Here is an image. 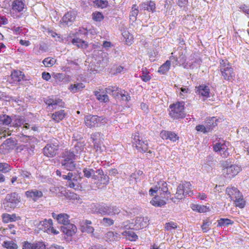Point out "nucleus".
Returning <instances> with one entry per match:
<instances>
[{
    "mask_svg": "<svg viewBox=\"0 0 249 249\" xmlns=\"http://www.w3.org/2000/svg\"><path fill=\"white\" fill-rule=\"evenodd\" d=\"M58 216L57 221L63 225L61 227V231L68 236L74 235L77 231V228L74 224L69 222V216L66 213H60Z\"/></svg>",
    "mask_w": 249,
    "mask_h": 249,
    "instance_id": "obj_1",
    "label": "nucleus"
},
{
    "mask_svg": "<svg viewBox=\"0 0 249 249\" xmlns=\"http://www.w3.org/2000/svg\"><path fill=\"white\" fill-rule=\"evenodd\" d=\"M75 160V154H74L73 151L71 150L65 151L62 154V159L60 161L62 168L70 171L74 170L76 167Z\"/></svg>",
    "mask_w": 249,
    "mask_h": 249,
    "instance_id": "obj_2",
    "label": "nucleus"
},
{
    "mask_svg": "<svg viewBox=\"0 0 249 249\" xmlns=\"http://www.w3.org/2000/svg\"><path fill=\"white\" fill-rule=\"evenodd\" d=\"M170 116L173 119H179L185 117L184 111V103L178 102L170 105Z\"/></svg>",
    "mask_w": 249,
    "mask_h": 249,
    "instance_id": "obj_3",
    "label": "nucleus"
},
{
    "mask_svg": "<svg viewBox=\"0 0 249 249\" xmlns=\"http://www.w3.org/2000/svg\"><path fill=\"white\" fill-rule=\"evenodd\" d=\"M84 120L86 125L89 128L99 127L107 122V119L105 117L93 115H87Z\"/></svg>",
    "mask_w": 249,
    "mask_h": 249,
    "instance_id": "obj_4",
    "label": "nucleus"
},
{
    "mask_svg": "<svg viewBox=\"0 0 249 249\" xmlns=\"http://www.w3.org/2000/svg\"><path fill=\"white\" fill-rule=\"evenodd\" d=\"M97 213L102 215H107L110 216L118 214L120 210L116 206L107 205L103 204L99 205L97 208Z\"/></svg>",
    "mask_w": 249,
    "mask_h": 249,
    "instance_id": "obj_5",
    "label": "nucleus"
},
{
    "mask_svg": "<svg viewBox=\"0 0 249 249\" xmlns=\"http://www.w3.org/2000/svg\"><path fill=\"white\" fill-rule=\"evenodd\" d=\"M62 178L67 180L66 185L74 189L75 190H80L82 187L78 181L76 176H74L71 172H69L67 175H63Z\"/></svg>",
    "mask_w": 249,
    "mask_h": 249,
    "instance_id": "obj_6",
    "label": "nucleus"
},
{
    "mask_svg": "<svg viewBox=\"0 0 249 249\" xmlns=\"http://www.w3.org/2000/svg\"><path fill=\"white\" fill-rule=\"evenodd\" d=\"M189 186H191V184L189 182H186L184 183L179 184L177 189L176 198L182 199L187 195L189 196H192L193 194V192L191 190L188 191L187 190H186V188H189Z\"/></svg>",
    "mask_w": 249,
    "mask_h": 249,
    "instance_id": "obj_7",
    "label": "nucleus"
},
{
    "mask_svg": "<svg viewBox=\"0 0 249 249\" xmlns=\"http://www.w3.org/2000/svg\"><path fill=\"white\" fill-rule=\"evenodd\" d=\"M20 197L18 196V194L16 193H12L6 195L4 199L3 205L5 207H9L14 208L16 205L19 202Z\"/></svg>",
    "mask_w": 249,
    "mask_h": 249,
    "instance_id": "obj_8",
    "label": "nucleus"
},
{
    "mask_svg": "<svg viewBox=\"0 0 249 249\" xmlns=\"http://www.w3.org/2000/svg\"><path fill=\"white\" fill-rule=\"evenodd\" d=\"M241 171V168L237 165L232 164L223 169V174L226 178H231L235 176Z\"/></svg>",
    "mask_w": 249,
    "mask_h": 249,
    "instance_id": "obj_9",
    "label": "nucleus"
},
{
    "mask_svg": "<svg viewBox=\"0 0 249 249\" xmlns=\"http://www.w3.org/2000/svg\"><path fill=\"white\" fill-rule=\"evenodd\" d=\"M195 92L197 95L203 97V100L210 97V89L208 86L204 84L196 87Z\"/></svg>",
    "mask_w": 249,
    "mask_h": 249,
    "instance_id": "obj_10",
    "label": "nucleus"
},
{
    "mask_svg": "<svg viewBox=\"0 0 249 249\" xmlns=\"http://www.w3.org/2000/svg\"><path fill=\"white\" fill-rule=\"evenodd\" d=\"M58 150V145L53 143H49L43 148V153L45 156L52 158L56 155Z\"/></svg>",
    "mask_w": 249,
    "mask_h": 249,
    "instance_id": "obj_11",
    "label": "nucleus"
},
{
    "mask_svg": "<svg viewBox=\"0 0 249 249\" xmlns=\"http://www.w3.org/2000/svg\"><path fill=\"white\" fill-rule=\"evenodd\" d=\"M44 101L49 107L51 106L53 109L55 108L56 106H59L61 107H64V103L62 101V99L56 97L54 98L53 96L44 99Z\"/></svg>",
    "mask_w": 249,
    "mask_h": 249,
    "instance_id": "obj_12",
    "label": "nucleus"
},
{
    "mask_svg": "<svg viewBox=\"0 0 249 249\" xmlns=\"http://www.w3.org/2000/svg\"><path fill=\"white\" fill-rule=\"evenodd\" d=\"M26 196L29 199L34 202H36L40 198L43 196V193L41 191L36 189H33L25 192Z\"/></svg>",
    "mask_w": 249,
    "mask_h": 249,
    "instance_id": "obj_13",
    "label": "nucleus"
},
{
    "mask_svg": "<svg viewBox=\"0 0 249 249\" xmlns=\"http://www.w3.org/2000/svg\"><path fill=\"white\" fill-rule=\"evenodd\" d=\"M11 76L14 82L19 85H23L22 82L27 80L25 79L24 74L19 70H14L11 73Z\"/></svg>",
    "mask_w": 249,
    "mask_h": 249,
    "instance_id": "obj_14",
    "label": "nucleus"
},
{
    "mask_svg": "<svg viewBox=\"0 0 249 249\" xmlns=\"http://www.w3.org/2000/svg\"><path fill=\"white\" fill-rule=\"evenodd\" d=\"M220 71L225 80H230L234 76L233 69L229 64L227 67L225 65L221 66Z\"/></svg>",
    "mask_w": 249,
    "mask_h": 249,
    "instance_id": "obj_15",
    "label": "nucleus"
},
{
    "mask_svg": "<svg viewBox=\"0 0 249 249\" xmlns=\"http://www.w3.org/2000/svg\"><path fill=\"white\" fill-rule=\"evenodd\" d=\"M17 144V141L13 138H10L6 139L0 146V149H5L7 150L15 148Z\"/></svg>",
    "mask_w": 249,
    "mask_h": 249,
    "instance_id": "obj_16",
    "label": "nucleus"
},
{
    "mask_svg": "<svg viewBox=\"0 0 249 249\" xmlns=\"http://www.w3.org/2000/svg\"><path fill=\"white\" fill-rule=\"evenodd\" d=\"M96 173L97 176L99 177L98 180L100 184H103L104 185H107L109 182V178L107 174H105L102 169L100 168L96 170Z\"/></svg>",
    "mask_w": 249,
    "mask_h": 249,
    "instance_id": "obj_17",
    "label": "nucleus"
},
{
    "mask_svg": "<svg viewBox=\"0 0 249 249\" xmlns=\"http://www.w3.org/2000/svg\"><path fill=\"white\" fill-rule=\"evenodd\" d=\"M160 137L163 139H169L173 142H176L179 139V137L175 132L165 130L161 132Z\"/></svg>",
    "mask_w": 249,
    "mask_h": 249,
    "instance_id": "obj_18",
    "label": "nucleus"
},
{
    "mask_svg": "<svg viewBox=\"0 0 249 249\" xmlns=\"http://www.w3.org/2000/svg\"><path fill=\"white\" fill-rule=\"evenodd\" d=\"M218 122V119L214 117L207 119L205 124L206 126V129H207L209 132H211L213 128L217 126Z\"/></svg>",
    "mask_w": 249,
    "mask_h": 249,
    "instance_id": "obj_19",
    "label": "nucleus"
},
{
    "mask_svg": "<svg viewBox=\"0 0 249 249\" xmlns=\"http://www.w3.org/2000/svg\"><path fill=\"white\" fill-rule=\"evenodd\" d=\"M158 185L159 186L158 187V191L162 192L163 195L165 196L164 198L168 199L171 193L168 190L167 183L164 181L160 180L158 182Z\"/></svg>",
    "mask_w": 249,
    "mask_h": 249,
    "instance_id": "obj_20",
    "label": "nucleus"
},
{
    "mask_svg": "<svg viewBox=\"0 0 249 249\" xmlns=\"http://www.w3.org/2000/svg\"><path fill=\"white\" fill-rule=\"evenodd\" d=\"M148 222L147 217H137L135 219V225L138 229H143L148 226Z\"/></svg>",
    "mask_w": 249,
    "mask_h": 249,
    "instance_id": "obj_21",
    "label": "nucleus"
},
{
    "mask_svg": "<svg viewBox=\"0 0 249 249\" xmlns=\"http://www.w3.org/2000/svg\"><path fill=\"white\" fill-rule=\"evenodd\" d=\"M75 16L72 12H69L64 15L62 18V23L69 26L75 20Z\"/></svg>",
    "mask_w": 249,
    "mask_h": 249,
    "instance_id": "obj_22",
    "label": "nucleus"
},
{
    "mask_svg": "<svg viewBox=\"0 0 249 249\" xmlns=\"http://www.w3.org/2000/svg\"><path fill=\"white\" fill-rule=\"evenodd\" d=\"M83 173L84 176L87 178H92L94 180H97L99 178L98 176L96 175V170L89 167H86L83 169Z\"/></svg>",
    "mask_w": 249,
    "mask_h": 249,
    "instance_id": "obj_23",
    "label": "nucleus"
},
{
    "mask_svg": "<svg viewBox=\"0 0 249 249\" xmlns=\"http://www.w3.org/2000/svg\"><path fill=\"white\" fill-rule=\"evenodd\" d=\"M53 225V220L51 219H49V220L45 219L39 222L38 227L39 229L42 230L46 231L50 230V227H52Z\"/></svg>",
    "mask_w": 249,
    "mask_h": 249,
    "instance_id": "obj_24",
    "label": "nucleus"
},
{
    "mask_svg": "<svg viewBox=\"0 0 249 249\" xmlns=\"http://www.w3.org/2000/svg\"><path fill=\"white\" fill-rule=\"evenodd\" d=\"M170 59L173 63H175L176 65H178V64L181 65L184 64L186 60V57L185 54L181 53H179L178 57L171 56L170 57Z\"/></svg>",
    "mask_w": 249,
    "mask_h": 249,
    "instance_id": "obj_25",
    "label": "nucleus"
},
{
    "mask_svg": "<svg viewBox=\"0 0 249 249\" xmlns=\"http://www.w3.org/2000/svg\"><path fill=\"white\" fill-rule=\"evenodd\" d=\"M66 114L64 110L56 111L52 114V119L56 123L62 121L66 116Z\"/></svg>",
    "mask_w": 249,
    "mask_h": 249,
    "instance_id": "obj_26",
    "label": "nucleus"
},
{
    "mask_svg": "<svg viewBox=\"0 0 249 249\" xmlns=\"http://www.w3.org/2000/svg\"><path fill=\"white\" fill-rule=\"evenodd\" d=\"M122 234L131 241H135L138 239V236L132 230L125 231Z\"/></svg>",
    "mask_w": 249,
    "mask_h": 249,
    "instance_id": "obj_27",
    "label": "nucleus"
},
{
    "mask_svg": "<svg viewBox=\"0 0 249 249\" xmlns=\"http://www.w3.org/2000/svg\"><path fill=\"white\" fill-rule=\"evenodd\" d=\"M136 148L140 151L142 152H145L148 150V145L147 141H143L141 140L139 141L136 145L135 146Z\"/></svg>",
    "mask_w": 249,
    "mask_h": 249,
    "instance_id": "obj_28",
    "label": "nucleus"
},
{
    "mask_svg": "<svg viewBox=\"0 0 249 249\" xmlns=\"http://www.w3.org/2000/svg\"><path fill=\"white\" fill-rule=\"evenodd\" d=\"M85 143L84 142H77L76 144H74L72 150L74 151V154H80L84 151L85 148Z\"/></svg>",
    "mask_w": 249,
    "mask_h": 249,
    "instance_id": "obj_29",
    "label": "nucleus"
},
{
    "mask_svg": "<svg viewBox=\"0 0 249 249\" xmlns=\"http://www.w3.org/2000/svg\"><path fill=\"white\" fill-rule=\"evenodd\" d=\"M106 92L107 93L111 94L116 97L119 95V93L120 92V89L116 86H109L106 88Z\"/></svg>",
    "mask_w": 249,
    "mask_h": 249,
    "instance_id": "obj_30",
    "label": "nucleus"
},
{
    "mask_svg": "<svg viewBox=\"0 0 249 249\" xmlns=\"http://www.w3.org/2000/svg\"><path fill=\"white\" fill-rule=\"evenodd\" d=\"M24 7V4L21 0H15L12 3V9L18 12L22 11Z\"/></svg>",
    "mask_w": 249,
    "mask_h": 249,
    "instance_id": "obj_31",
    "label": "nucleus"
},
{
    "mask_svg": "<svg viewBox=\"0 0 249 249\" xmlns=\"http://www.w3.org/2000/svg\"><path fill=\"white\" fill-rule=\"evenodd\" d=\"M12 122L11 118L6 114L0 115V126L9 125Z\"/></svg>",
    "mask_w": 249,
    "mask_h": 249,
    "instance_id": "obj_32",
    "label": "nucleus"
},
{
    "mask_svg": "<svg viewBox=\"0 0 249 249\" xmlns=\"http://www.w3.org/2000/svg\"><path fill=\"white\" fill-rule=\"evenodd\" d=\"M3 221L4 223L15 221L17 220V217L15 214H9L4 213L2 215Z\"/></svg>",
    "mask_w": 249,
    "mask_h": 249,
    "instance_id": "obj_33",
    "label": "nucleus"
},
{
    "mask_svg": "<svg viewBox=\"0 0 249 249\" xmlns=\"http://www.w3.org/2000/svg\"><path fill=\"white\" fill-rule=\"evenodd\" d=\"M171 61V60H167L159 68L158 72L161 74H164L168 71L170 69Z\"/></svg>",
    "mask_w": 249,
    "mask_h": 249,
    "instance_id": "obj_34",
    "label": "nucleus"
},
{
    "mask_svg": "<svg viewBox=\"0 0 249 249\" xmlns=\"http://www.w3.org/2000/svg\"><path fill=\"white\" fill-rule=\"evenodd\" d=\"M93 3L95 6L102 9L107 8L108 6V2L106 0H94Z\"/></svg>",
    "mask_w": 249,
    "mask_h": 249,
    "instance_id": "obj_35",
    "label": "nucleus"
},
{
    "mask_svg": "<svg viewBox=\"0 0 249 249\" xmlns=\"http://www.w3.org/2000/svg\"><path fill=\"white\" fill-rule=\"evenodd\" d=\"M85 86L82 83H77L73 85L71 84L69 87V89L72 92L75 93L79 90H81Z\"/></svg>",
    "mask_w": 249,
    "mask_h": 249,
    "instance_id": "obj_36",
    "label": "nucleus"
},
{
    "mask_svg": "<svg viewBox=\"0 0 249 249\" xmlns=\"http://www.w3.org/2000/svg\"><path fill=\"white\" fill-rule=\"evenodd\" d=\"M217 222V227L228 226L233 224V221L228 218H220Z\"/></svg>",
    "mask_w": 249,
    "mask_h": 249,
    "instance_id": "obj_37",
    "label": "nucleus"
},
{
    "mask_svg": "<svg viewBox=\"0 0 249 249\" xmlns=\"http://www.w3.org/2000/svg\"><path fill=\"white\" fill-rule=\"evenodd\" d=\"M94 95L97 99L101 102L106 103L109 101L108 97L106 94H102L99 91H96Z\"/></svg>",
    "mask_w": 249,
    "mask_h": 249,
    "instance_id": "obj_38",
    "label": "nucleus"
},
{
    "mask_svg": "<svg viewBox=\"0 0 249 249\" xmlns=\"http://www.w3.org/2000/svg\"><path fill=\"white\" fill-rule=\"evenodd\" d=\"M151 204L156 207H162L166 204V202L161 199H159L157 197L153 198L151 201Z\"/></svg>",
    "mask_w": 249,
    "mask_h": 249,
    "instance_id": "obj_39",
    "label": "nucleus"
},
{
    "mask_svg": "<svg viewBox=\"0 0 249 249\" xmlns=\"http://www.w3.org/2000/svg\"><path fill=\"white\" fill-rule=\"evenodd\" d=\"M139 7L137 6L136 4L133 5L132 7V11L130 14V18L135 21L136 20L137 16L139 13Z\"/></svg>",
    "mask_w": 249,
    "mask_h": 249,
    "instance_id": "obj_40",
    "label": "nucleus"
},
{
    "mask_svg": "<svg viewBox=\"0 0 249 249\" xmlns=\"http://www.w3.org/2000/svg\"><path fill=\"white\" fill-rule=\"evenodd\" d=\"M2 247L8 249H17L18 246L13 241H4L2 243Z\"/></svg>",
    "mask_w": 249,
    "mask_h": 249,
    "instance_id": "obj_41",
    "label": "nucleus"
},
{
    "mask_svg": "<svg viewBox=\"0 0 249 249\" xmlns=\"http://www.w3.org/2000/svg\"><path fill=\"white\" fill-rule=\"evenodd\" d=\"M226 193L231 199L232 196H233L234 195H239V191L235 187L227 188L226 189Z\"/></svg>",
    "mask_w": 249,
    "mask_h": 249,
    "instance_id": "obj_42",
    "label": "nucleus"
},
{
    "mask_svg": "<svg viewBox=\"0 0 249 249\" xmlns=\"http://www.w3.org/2000/svg\"><path fill=\"white\" fill-rule=\"evenodd\" d=\"M194 211H197L199 213H204L207 211V208L204 205H199L197 204H193L192 207Z\"/></svg>",
    "mask_w": 249,
    "mask_h": 249,
    "instance_id": "obj_43",
    "label": "nucleus"
},
{
    "mask_svg": "<svg viewBox=\"0 0 249 249\" xmlns=\"http://www.w3.org/2000/svg\"><path fill=\"white\" fill-rule=\"evenodd\" d=\"M114 223V221L112 219L108 217H104L101 221V224L105 227L113 225Z\"/></svg>",
    "mask_w": 249,
    "mask_h": 249,
    "instance_id": "obj_44",
    "label": "nucleus"
},
{
    "mask_svg": "<svg viewBox=\"0 0 249 249\" xmlns=\"http://www.w3.org/2000/svg\"><path fill=\"white\" fill-rule=\"evenodd\" d=\"M92 17L94 21L98 22L102 21L104 18V16L102 13L98 11L93 12L92 14Z\"/></svg>",
    "mask_w": 249,
    "mask_h": 249,
    "instance_id": "obj_45",
    "label": "nucleus"
},
{
    "mask_svg": "<svg viewBox=\"0 0 249 249\" xmlns=\"http://www.w3.org/2000/svg\"><path fill=\"white\" fill-rule=\"evenodd\" d=\"M71 43L78 48H83L86 42L79 38H74L72 39Z\"/></svg>",
    "mask_w": 249,
    "mask_h": 249,
    "instance_id": "obj_46",
    "label": "nucleus"
},
{
    "mask_svg": "<svg viewBox=\"0 0 249 249\" xmlns=\"http://www.w3.org/2000/svg\"><path fill=\"white\" fill-rule=\"evenodd\" d=\"M212 221L209 218L203 220V224L201 226V229L204 232H206L209 230V227L212 224Z\"/></svg>",
    "mask_w": 249,
    "mask_h": 249,
    "instance_id": "obj_47",
    "label": "nucleus"
},
{
    "mask_svg": "<svg viewBox=\"0 0 249 249\" xmlns=\"http://www.w3.org/2000/svg\"><path fill=\"white\" fill-rule=\"evenodd\" d=\"M93 143L94 148L96 149V151H99L100 153H101L105 150V146L103 145V142L101 140Z\"/></svg>",
    "mask_w": 249,
    "mask_h": 249,
    "instance_id": "obj_48",
    "label": "nucleus"
},
{
    "mask_svg": "<svg viewBox=\"0 0 249 249\" xmlns=\"http://www.w3.org/2000/svg\"><path fill=\"white\" fill-rule=\"evenodd\" d=\"M56 62V60L50 57L45 58L42 63L46 67H51Z\"/></svg>",
    "mask_w": 249,
    "mask_h": 249,
    "instance_id": "obj_49",
    "label": "nucleus"
},
{
    "mask_svg": "<svg viewBox=\"0 0 249 249\" xmlns=\"http://www.w3.org/2000/svg\"><path fill=\"white\" fill-rule=\"evenodd\" d=\"M19 173L20 176L23 178H27L29 179L33 178L31 173L26 170L21 169L19 170Z\"/></svg>",
    "mask_w": 249,
    "mask_h": 249,
    "instance_id": "obj_50",
    "label": "nucleus"
},
{
    "mask_svg": "<svg viewBox=\"0 0 249 249\" xmlns=\"http://www.w3.org/2000/svg\"><path fill=\"white\" fill-rule=\"evenodd\" d=\"M11 170V166L5 162L0 163V172L6 173L10 171Z\"/></svg>",
    "mask_w": 249,
    "mask_h": 249,
    "instance_id": "obj_51",
    "label": "nucleus"
},
{
    "mask_svg": "<svg viewBox=\"0 0 249 249\" xmlns=\"http://www.w3.org/2000/svg\"><path fill=\"white\" fill-rule=\"evenodd\" d=\"M236 197L237 198H235L234 200L235 204L236 206L240 208H243L245 207V201L243 200V198H240L239 197V196Z\"/></svg>",
    "mask_w": 249,
    "mask_h": 249,
    "instance_id": "obj_52",
    "label": "nucleus"
},
{
    "mask_svg": "<svg viewBox=\"0 0 249 249\" xmlns=\"http://www.w3.org/2000/svg\"><path fill=\"white\" fill-rule=\"evenodd\" d=\"M196 130L197 131L202 132L204 134H207L209 132L206 129V126L205 124L204 125L203 124H199L196 126Z\"/></svg>",
    "mask_w": 249,
    "mask_h": 249,
    "instance_id": "obj_53",
    "label": "nucleus"
},
{
    "mask_svg": "<svg viewBox=\"0 0 249 249\" xmlns=\"http://www.w3.org/2000/svg\"><path fill=\"white\" fill-rule=\"evenodd\" d=\"M46 246L42 242H37L34 243L33 249H45Z\"/></svg>",
    "mask_w": 249,
    "mask_h": 249,
    "instance_id": "obj_54",
    "label": "nucleus"
},
{
    "mask_svg": "<svg viewBox=\"0 0 249 249\" xmlns=\"http://www.w3.org/2000/svg\"><path fill=\"white\" fill-rule=\"evenodd\" d=\"M101 135V133L100 132H95L94 133L92 134L91 135V139H92V142L100 141Z\"/></svg>",
    "mask_w": 249,
    "mask_h": 249,
    "instance_id": "obj_55",
    "label": "nucleus"
},
{
    "mask_svg": "<svg viewBox=\"0 0 249 249\" xmlns=\"http://www.w3.org/2000/svg\"><path fill=\"white\" fill-rule=\"evenodd\" d=\"M177 228V226L176 224L173 222L166 223L165 227L166 230L168 231H170L172 229H175Z\"/></svg>",
    "mask_w": 249,
    "mask_h": 249,
    "instance_id": "obj_56",
    "label": "nucleus"
},
{
    "mask_svg": "<svg viewBox=\"0 0 249 249\" xmlns=\"http://www.w3.org/2000/svg\"><path fill=\"white\" fill-rule=\"evenodd\" d=\"M224 149V145L220 143H217L213 146V150L215 152H219L220 153L223 151Z\"/></svg>",
    "mask_w": 249,
    "mask_h": 249,
    "instance_id": "obj_57",
    "label": "nucleus"
},
{
    "mask_svg": "<svg viewBox=\"0 0 249 249\" xmlns=\"http://www.w3.org/2000/svg\"><path fill=\"white\" fill-rule=\"evenodd\" d=\"M147 7L148 8V9H147L148 11H149V12L151 11L152 12H154V11H155L156 6H155V3L154 1L148 0Z\"/></svg>",
    "mask_w": 249,
    "mask_h": 249,
    "instance_id": "obj_58",
    "label": "nucleus"
},
{
    "mask_svg": "<svg viewBox=\"0 0 249 249\" xmlns=\"http://www.w3.org/2000/svg\"><path fill=\"white\" fill-rule=\"evenodd\" d=\"M124 91V93H123V92L120 89V93H119V95H120L123 100L128 101L129 100H130V96L127 92L126 94H125L126 92Z\"/></svg>",
    "mask_w": 249,
    "mask_h": 249,
    "instance_id": "obj_59",
    "label": "nucleus"
},
{
    "mask_svg": "<svg viewBox=\"0 0 249 249\" xmlns=\"http://www.w3.org/2000/svg\"><path fill=\"white\" fill-rule=\"evenodd\" d=\"M132 138L133 139V146H134L136 145V143H138L139 142V141H140L141 140L140 139V136L139 133L135 134L134 135H132Z\"/></svg>",
    "mask_w": 249,
    "mask_h": 249,
    "instance_id": "obj_60",
    "label": "nucleus"
},
{
    "mask_svg": "<svg viewBox=\"0 0 249 249\" xmlns=\"http://www.w3.org/2000/svg\"><path fill=\"white\" fill-rule=\"evenodd\" d=\"M34 246V243H30L28 241H25L23 243L22 246V249H33Z\"/></svg>",
    "mask_w": 249,
    "mask_h": 249,
    "instance_id": "obj_61",
    "label": "nucleus"
},
{
    "mask_svg": "<svg viewBox=\"0 0 249 249\" xmlns=\"http://www.w3.org/2000/svg\"><path fill=\"white\" fill-rule=\"evenodd\" d=\"M16 124H19V125L23 124L26 122L25 118L23 116H18L16 120Z\"/></svg>",
    "mask_w": 249,
    "mask_h": 249,
    "instance_id": "obj_62",
    "label": "nucleus"
},
{
    "mask_svg": "<svg viewBox=\"0 0 249 249\" xmlns=\"http://www.w3.org/2000/svg\"><path fill=\"white\" fill-rule=\"evenodd\" d=\"M51 75L49 72L44 71L42 73V78L48 81L49 79H51Z\"/></svg>",
    "mask_w": 249,
    "mask_h": 249,
    "instance_id": "obj_63",
    "label": "nucleus"
},
{
    "mask_svg": "<svg viewBox=\"0 0 249 249\" xmlns=\"http://www.w3.org/2000/svg\"><path fill=\"white\" fill-rule=\"evenodd\" d=\"M48 249H64V248L56 244H53Z\"/></svg>",
    "mask_w": 249,
    "mask_h": 249,
    "instance_id": "obj_64",
    "label": "nucleus"
}]
</instances>
